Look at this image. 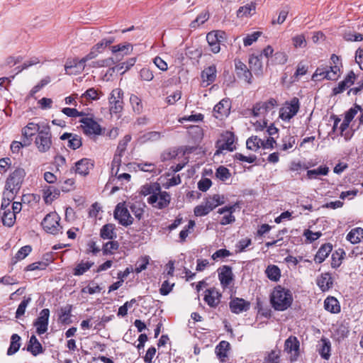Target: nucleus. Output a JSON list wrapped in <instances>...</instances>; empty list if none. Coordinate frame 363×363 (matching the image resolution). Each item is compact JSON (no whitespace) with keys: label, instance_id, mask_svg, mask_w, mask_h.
I'll return each instance as SVG.
<instances>
[{"label":"nucleus","instance_id":"obj_37","mask_svg":"<svg viewBox=\"0 0 363 363\" xmlns=\"http://www.w3.org/2000/svg\"><path fill=\"white\" fill-rule=\"evenodd\" d=\"M265 274L267 278L273 281H278L281 277V271L279 268L274 264L269 265L265 270Z\"/></svg>","mask_w":363,"mask_h":363},{"label":"nucleus","instance_id":"obj_24","mask_svg":"<svg viewBox=\"0 0 363 363\" xmlns=\"http://www.w3.org/2000/svg\"><path fill=\"white\" fill-rule=\"evenodd\" d=\"M62 140H68L67 146L72 149L76 150L82 146V138L77 134L65 133L60 136Z\"/></svg>","mask_w":363,"mask_h":363},{"label":"nucleus","instance_id":"obj_63","mask_svg":"<svg viewBox=\"0 0 363 363\" xmlns=\"http://www.w3.org/2000/svg\"><path fill=\"white\" fill-rule=\"evenodd\" d=\"M31 301L30 297H24L23 300L19 304L16 312V317L17 318H20L21 315H23L25 313L26 309L28 306V305Z\"/></svg>","mask_w":363,"mask_h":363},{"label":"nucleus","instance_id":"obj_22","mask_svg":"<svg viewBox=\"0 0 363 363\" xmlns=\"http://www.w3.org/2000/svg\"><path fill=\"white\" fill-rule=\"evenodd\" d=\"M250 308V303L243 298H235L230 302V308L234 313H240L246 311Z\"/></svg>","mask_w":363,"mask_h":363},{"label":"nucleus","instance_id":"obj_31","mask_svg":"<svg viewBox=\"0 0 363 363\" xmlns=\"http://www.w3.org/2000/svg\"><path fill=\"white\" fill-rule=\"evenodd\" d=\"M333 246L329 243L323 245L315 256V261L318 263H322L331 252Z\"/></svg>","mask_w":363,"mask_h":363},{"label":"nucleus","instance_id":"obj_64","mask_svg":"<svg viewBox=\"0 0 363 363\" xmlns=\"http://www.w3.org/2000/svg\"><path fill=\"white\" fill-rule=\"evenodd\" d=\"M261 35L262 33L259 31H255L252 33L248 34L243 39L244 45L246 47L251 45L254 42L257 41V40Z\"/></svg>","mask_w":363,"mask_h":363},{"label":"nucleus","instance_id":"obj_5","mask_svg":"<svg viewBox=\"0 0 363 363\" xmlns=\"http://www.w3.org/2000/svg\"><path fill=\"white\" fill-rule=\"evenodd\" d=\"M113 217L120 225L124 227L130 226L134 220L125 202H121L116 205L113 211Z\"/></svg>","mask_w":363,"mask_h":363},{"label":"nucleus","instance_id":"obj_15","mask_svg":"<svg viewBox=\"0 0 363 363\" xmlns=\"http://www.w3.org/2000/svg\"><path fill=\"white\" fill-rule=\"evenodd\" d=\"M49 317V309L45 308L40 311L38 318L34 323V325L36 328V332L38 335H42L48 330Z\"/></svg>","mask_w":363,"mask_h":363},{"label":"nucleus","instance_id":"obj_10","mask_svg":"<svg viewBox=\"0 0 363 363\" xmlns=\"http://www.w3.org/2000/svg\"><path fill=\"white\" fill-rule=\"evenodd\" d=\"M225 38V33L221 30H213L206 35V40L211 51L218 53L220 50V43Z\"/></svg>","mask_w":363,"mask_h":363},{"label":"nucleus","instance_id":"obj_46","mask_svg":"<svg viewBox=\"0 0 363 363\" xmlns=\"http://www.w3.org/2000/svg\"><path fill=\"white\" fill-rule=\"evenodd\" d=\"M230 349V343L227 341H221L218 345L216 347V353L217 356L221 359H223L224 358L227 357L228 356V352Z\"/></svg>","mask_w":363,"mask_h":363},{"label":"nucleus","instance_id":"obj_3","mask_svg":"<svg viewBox=\"0 0 363 363\" xmlns=\"http://www.w3.org/2000/svg\"><path fill=\"white\" fill-rule=\"evenodd\" d=\"M99 55L91 48L90 52L82 59H73L67 61L65 65V70L67 74H77L82 72L86 66V63L94 58Z\"/></svg>","mask_w":363,"mask_h":363},{"label":"nucleus","instance_id":"obj_18","mask_svg":"<svg viewBox=\"0 0 363 363\" xmlns=\"http://www.w3.org/2000/svg\"><path fill=\"white\" fill-rule=\"evenodd\" d=\"M230 109V102L228 99H222L213 108V115L216 118L223 119L228 116Z\"/></svg>","mask_w":363,"mask_h":363},{"label":"nucleus","instance_id":"obj_50","mask_svg":"<svg viewBox=\"0 0 363 363\" xmlns=\"http://www.w3.org/2000/svg\"><path fill=\"white\" fill-rule=\"evenodd\" d=\"M296 139L291 135H286L283 138L281 144L280 145V150L284 151H289L293 149L295 145Z\"/></svg>","mask_w":363,"mask_h":363},{"label":"nucleus","instance_id":"obj_32","mask_svg":"<svg viewBox=\"0 0 363 363\" xmlns=\"http://www.w3.org/2000/svg\"><path fill=\"white\" fill-rule=\"evenodd\" d=\"M204 202L211 211L219 205L224 203V196L220 194H214L212 196L207 197Z\"/></svg>","mask_w":363,"mask_h":363},{"label":"nucleus","instance_id":"obj_8","mask_svg":"<svg viewBox=\"0 0 363 363\" xmlns=\"http://www.w3.org/2000/svg\"><path fill=\"white\" fill-rule=\"evenodd\" d=\"M60 218L55 212L48 213L43 220L41 225L44 230L51 234H57L61 229Z\"/></svg>","mask_w":363,"mask_h":363},{"label":"nucleus","instance_id":"obj_59","mask_svg":"<svg viewBox=\"0 0 363 363\" xmlns=\"http://www.w3.org/2000/svg\"><path fill=\"white\" fill-rule=\"evenodd\" d=\"M101 290L102 288L99 284L94 281H91L88 284V286L84 287L82 289V293L94 294L96 293H100Z\"/></svg>","mask_w":363,"mask_h":363},{"label":"nucleus","instance_id":"obj_51","mask_svg":"<svg viewBox=\"0 0 363 363\" xmlns=\"http://www.w3.org/2000/svg\"><path fill=\"white\" fill-rule=\"evenodd\" d=\"M328 167H319L314 169H311L307 172V176L309 179H316L320 175H326L328 172Z\"/></svg>","mask_w":363,"mask_h":363},{"label":"nucleus","instance_id":"obj_19","mask_svg":"<svg viewBox=\"0 0 363 363\" xmlns=\"http://www.w3.org/2000/svg\"><path fill=\"white\" fill-rule=\"evenodd\" d=\"M40 131L38 124L33 122L28 123L27 125L22 129L24 145H30L32 141V137Z\"/></svg>","mask_w":363,"mask_h":363},{"label":"nucleus","instance_id":"obj_1","mask_svg":"<svg viewBox=\"0 0 363 363\" xmlns=\"http://www.w3.org/2000/svg\"><path fill=\"white\" fill-rule=\"evenodd\" d=\"M293 302V296L289 289L279 285L274 288L270 295V303L276 311H284L289 308Z\"/></svg>","mask_w":363,"mask_h":363},{"label":"nucleus","instance_id":"obj_16","mask_svg":"<svg viewBox=\"0 0 363 363\" xmlns=\"http://www.w3.org/2000/svg\"><path fill=\"white\" fill-rule=\"evenodd\" d=\"M300 343L297 337L290 336L284 343V350L291 354V361H295L298 356Z\"/></svg>","mask_w":363,"mask_h":363},{"label":"nucleus","instance_id":"obj_43","mask_svg":"<svg viewBox=\"0 0 363 363\" xmlns=\"http://www.w3.org/2000/svg\"><path fill=\"white\" fill-rule=\"evenodd\" d=\"M94 265V262L91 261H81L79 264H77L74 269V275L80 276L84 274L86 272H87L92 266Z\"/></svg>","mask_w":363,"mask_h":363},{"label":"nucleus","instance_id":"obj_53","mask_svg":"<svg viewBox=\"0 0 363 363\" xmlns=\"http://www.w3.org/2000/svg\"><path fill=\"white\" fill-rule=\"evenodd\" d=\"M116 64L113 57H108L103 60L94 61L91 63L92 67H111Z\"/></svg>","mask_w":363,"mask_h":363},{"label":"nucleus","instance_id":"obj_61","mask_svg":"<svg viewBox=\"0 0 363 363\" xmlns=\"http://www.w3.org/2000/svg\"><path fill=\"white\" fill-rule=\"evenodd\" d=\"M80 98L82 99H86L89 101H95L99 99V92L94 88H89L82 94Z\"/></svg>","mask_w":363,"mask_h":363},{"label":"nucleus","instance_id":"obj_52","mask_svg":"<svg viewBox=\"0 0 363 363\" xmlns=\"http://www.w3.org/2000/svg\"><path fill=\"white\" fill-rule=\"evenodd\" d=\"M32 248L30 245H26L22 247L16 254L13 257V263H16L18 261L26 258L31 252Z\"/></svg>","mask_w":363,"mask_h":363},{"label":"nucleus","instance_id":"obj_13","mask_svg":"<svg viewBox=\"0 0 363 363\" xmlns=\"http://www.w3.org/2000/svg\"><path fill=\"white\" fill-rule=\"evenodd\" d=\"M116 64L123 60L124 56L130 55L133 51V45L130 43L118 44L110 48Z\"/></svg>","mask_w":363,"mask_h":363},{"label":"nucleus","instance_id":"obj_34","mask_svg":"<svg viewBox=\"0 0 363 363\" xmlns=\"http://www.w3.org/2000/svg\"><path fill=\"white\" fill-rule=\"evenodd\" d=\"M1 207L3 210L1 217L3 224L8 227L12 226L16 220V215H14L13 212H11L10 208H4V204H2Z\"/></svg>","mask_w":363,"mask_h":363},{"label":"nucleus","instance_id":"obj_62","mask_svg":"<svg viewBox=\"0 0 363 363\" xmlns=\"http://www.w3.org/2000/svg\"><path fill=\"white\" fill-rule=\"evenodd\" d=\"M340 74V66H330L328 67V79L336 80Z\"/></svg>","mask_w":363,"mask_h":363},{"label":"nucleus","instance_id":"obj_36","mask_svg":"<svg viewBox=\"0 0 363 363\" xmlns=\"http://www.w3.org/2000/svg\"><path fill=\"white\" fill-rule=\"evenodd\" d=\"M21 338L18 334H13L11 335L10 345L7 350L8 355H13L18 351L21 345Z\"/></svg>","mask_w":363,"mask_h":363},{"label":"nucleus","instance_id":"obj_49","mask_svg":"<svg viewBox=\"0 0 363 363\" xmlns=\"http://www.w3.org/2000/svg\"><path fill=\"white\" fill-rule=\"evenodd\" d=\"M262 140L257 136H251L246 141L247 148L251 150L257 151L261 148Z\"/></svg>","mask_w":363,"mask_h":363},{"label":"nucleus","instance_id":"obj_25","mask_svg":"<svg viewBox=\"0 0 363 363\" xmlns=\"http://www.w3.org/2000/svg\"><path fill=\"white\" fill-rule=\"evenodd\" d=\"M317 285L322 291H328L333 287V279L330 273L321 274L316 280Z\"/></svg>","mask_w":363,"mask_h":363},{"label":"nucleus","instance_id":"obj_29","mask_svg":"<svg viewBox=\"0 0 363 363\" xmlns=\"http://www.w3.org/2000/svg\"><path fill=\"white\" fill-rule=\"evenodd\" d=\"M72 306L71 305H66L61 307L59 310L58 320L62 324L69 325L72 323L71 320V312Z\"/></svg>","mask_w":363,"mask_h":363},{"label":"nucleus","instance_id":"obj_11","mask_svg":"<svg viewBox=\"0 0 363 363\" xmlns=\"http://www.w3.org/2000/svg\"><path fill=\"white\" fill-rule=\"evenodd\" d=\"M277 105V101L274 98H270L266 101L257 102L252 108V114L255 117L264 116L266 113L273 110Z\"/></svg>","mask_w":363,"mask_h":363},{"label":"nucleus","instance_id":"obj_26","mask_svg":"<svg viewBox=\"0 0 363 363\" xmlns=\"http://www.w3.org/2000/svg\"><path fill=\"white\" fill-rule=\"evenodd\" d=\"M216 67L214 65L206 67L201 74L203 82H206L207 85L212 84L216 78Z\"/></svg>","mask_w":363,"mask_h":363},{"label":"nucleus","instance_id":"obj_7","mask_svg":"<svg viewBox=\"0 0 363 363\" xmlns=\"http://www.w3.org/2000/svg\"><path fill=\"white\" fill-rule=\"evenodd\" d=\"M123 91L119 88L112 90L108 97L111 113H119L123 108Z\"/></svg>","mask_w":363,"mask_h":363},{"label":"nucleus","instance_id":"obj_12","mask_svg":"<svg viewBox=\"0 0 363 363\" xmlns=\"http://www.w3.org/2000/svg\"><path fill=\"white\" fill-rule=\"evenodd\" d=\"M80 122L83 132L87 135H99L101 134V125L92 118H84Z\"/></svg>","mask_w":363,"mask_h":363},{"label":"nucleus","instance_id":"obj_39","mask_svg":"<svg viewBox=\"0 0 363 363\" xmlns=\"http://www.w3.org/2000/svg\"><path fill=\"white\" fill-rule=\"evenodd\" d=\"M255 9V4L253 3L240 6L237 11V16L238 18L251 16L254 13Z\"/></svg>","mask_w":363,"mask_h":363},{"label":"nucleus","instance_id":"obj_17","mask_svg":"<svg viewBox=\"0 0 363 363\" xmlns=\"http://www.w3.org/2000/svg\"><path fill=\"white\" fill-rule=\"evenodd\" d=\"M130 169H133L135 172L142 171L145 172H152L158 174L161 172L160 169L157 168L155 164L152 162L141 161V162H130L128 164Z\"/></svg>","mask_w":363,"mask_h":363},{"label":"nucleus","instance_id":"obj_38","mask_svg":"<svg viewBox=\"0 0 363 363\" xmlns=\"http://www.w3.org/2000/svg\"><path fill=\"white\" fill-rule=\"evenodd\" d=\"M193 150V147L189 149L186 148L185 150L183 149H171L166 151L162 155V159H176L177 157H180L179 154L182 153V156L186 153L190 152Z\"/></svg>","mask_w":363,"mask_h":363},{"label":"nucleus","instance_id":"obj_33","mask_svg":"<svg viewBox=\"0 0 363 363\" xmlns=\"http://www.w3.org/2000/svg\"><path fill=\"white\" fill-rule=\"evenodd\" d=\"M325 309L333 313H337L340 311V306L334 297H328L324 301Z\"/></svg>","mask_w":363,"mask_h":363},{"label":"nucleus","instance_id":"obj_41","mask_svg":"<svg viewBox=\"0 0 363 363\" xmlns=\"http://www.w3.org/2000/svg\"><path fill=\"white\" fill-rule=\"evenodd\" d=\"M93 167L88 160H78L75 164V172L82 175H86L90 168Z\"/></svg>","mask_w":363,"mask_h":363},{"label":"nucleus","instance_id":"obj_9","mask_svg":"<svg viewBox=\"0 0 363 363\" xmlns=\"http://www.w3.org/2000/svg\"><path fill=\"white\" fill-rule=\"evenodd\" d=\"M38 150L41 152H48L52 145L51 134L49 128L41 130L35 140Z\"/></svg>","mask_w":363,"mask_h":363},{"label":"nucleus","instance_id":"obj_56","mask_svg":"<svg viewBox=\"0 0 363 363\" xmlns=\"http://www.w3.org/2000/svg\"><path fill=\"white\" fill-rule=\"evenodd\" d=\"M264 363H280V351L272 350L264 357Z\"/></svg>","mask_w":363,"mask_h":363},{"label":"nucleus","instance_id":"obj_60","mask_svg":"<svg viewBox=\"0 0 363 363\" xmlns=\"http://www.w3.org/2000/svg\"><path fill=\"white\" fill-rule=\"evenodd\" d=\"M189 133L196 141L201 140L203 136V129L199 125L190 126Z\"/></svg>","mask_w":363,"mask_h":363},{"label":"nucleus","instance_id":"obj_28","mask_svg":"<svg viewBox=\"0 0 363 363\" xmlns=\"http://www.w3.org/2000/svg\"><path fill=\"white\" fill-rule=\"evenodd\" d=\"M60 194V189L53 186H45L43 189V199L46 203H51Z\"/></svg>","mask_w":363,"mask_h":363},{"label":"nucleus","instance_id":"obj_20","mask_svg":"<svg viewBox=\"0 0 363 363\" xmlns=\"http://www.w3.org/2000/svg\"><path fill=\"white\" fill-rule=\"evenodd\" d=\"M220 294L214 288H211L205 291L204 301L212 308L216 307L220 303Z\"/></svg>","mask_w":363,"mask_h":363},{"label":"nucleus","instance_id":"obj_54","mask_svg":"<svg viewBox=\"0 0 363 363\" xmlns=\"http://www.w3.org/2000/svg\"><path fill=\"white\" fill-rule=\"evenodd\" d=\"M144 204L140 203H134L130 206V209L136 218L140 220L144 213Z\"/></svg>","mask_w":363,"mask_h":363},{"label":"nucleus","instance_id":"obj_42","mask_svg":"<svg viewBox=\"0 0 363 363\" xmlns=\"http://www.w3.org/2000/svg\"><path fill=\"white\" fill-rule=\"evenodd\" d=\"M363 238V229L356 228L352 229L347 235V240L352 244H357L360 242Z\"/></svg>","mask_w":363,"mask_h":363},{"label":"nucleus","instance_id":"obj_58","mask_svg":"<svg viewBox=\"0 0 363 363\" xmlns=\"http://www.w3.org/2000/svg\"><path fill=\"white\" fill-rule=\"evenodd\" d=\"M130 102L132 105L133 111L140 113L143 111V104L141 99L136 95L132 94L130 97Z\"/></svg>","mask_w":363,"mask_h":363},{"label":"nucleus","instance_id":"obj_4","mask_svg":"<svg viewBox=\"0 0 363 363\" xmlns=\"http://www.w3.org/2000/svg\"><path fill=\"white\" fill-rule=\"evenodd\" d=\"M147 201L152 208L162 210L169 206L171 195L165 191H162L160 186L159 191H156L154 195L148 196Z\"/></svg>","mask_w":363,"mask_h":363},{"label":"nucleus","instance_id":"obj_2","mask_svg":"<svg viewBox=\"0 0 363 363\" xmlns=\"http://www.w3.org/2000/svg\"><path fill=\"white\" fill-rule=\"evenodd\" d=\"M26 172L23 169H16L7 179L5 186L4 194L9 199H13L14 196L19 191Z\"/></svg>","mask_w":363,"mask_h":363},{"label":"nucleus","instance_id":"obj_55","mask_svg":"<svg viewBox=\"0 0 363 363\" xmlns=\"http://www.w3.org/2000/svg\"><path fill=\"white\" fill-rule=\"evenodd\" d=\"M314 81H320L324 79H328V67H319L316 69L312 76Z\"/></svg>","mask_w":363,"mask_h":363},{"label":"nucleus","instance_id":"obj_48","mask_svg":"<svg viewBox=\"0 0 363 363\" xmlns=\"http://www.w3.org/2000/svg\"><path fill=\"white\" fill-rule=\"evenodd\" d=\"M130 140H131L130 135H125L123 137V138L121 140H120L118 147H117V150H116V154H115V157H121L124 155L123 153L126 150V147Z\"/></svg>","mask_w":363,"mask_h":363},{"label":"nucleus","instance_id":"obj_35","mask_svg":"<svg viewBox=\"0 0 363 363\" xmlns=\"http://www.w3.org/2000/svg\"><path fill=\"white\" fill-rule=\"evenodd\" d=\"M114 42L115 38L113 37L105 38L94 45L92 48L98 55H99L102 53L108 46H110Z\"/></svg>","mask_w":363,"mask_h":363},{"label":"nucleus","instance_id":"obj_47","mask_svg":"<svg viewBox=\"0 0 363 363\" xmlns=\"http://www.w3.org/2000/svg\"><path fill=\"white\" fill-rule=\"evenodd\" d=\"M330 342L328 340L323 338L320 340V345L319 348V353L320 356L328 359L330 356Z\"/></svg>","mask_w":363,"mask_h":363},{"label":"nucleus","instance_id":"obj_23","mask_svg":"<svg viewBox=\"0 0 363 363\" xmlns=\"http://www.w3.org/2000/svg\"><path fill=\"white\" fill-rule=\"evenodd\" d=\"M233 272L232 269L228 266H223L219 269L218 277L221 285L223 287H228L230 286L233 281Z\"/></svg>","mask_w":363,"mask_h":363},{"label":"nucleus","instance_id":"obj_40","mask_svg":"<svg viewBox=\"0 0 363 363\" xmlns=\"http://www.w3.org/2000/svg\"><path fill=\"white\" fill-rule=\"evenodd\" d=\"M115 225L112 223H108L104 225L101 229L100 235L103 239L111 240L116 237L114 232Z\"/></svg>","mask_w":363,"mask_h":363},{"label":"nucleus","instance_id":"obj_30","mask_svg":"<svg viewBox=\"0 0 363 363\" xmlns=\"http://www.w3.org/2000/svg\"><path fill=\"white\" fill-rule=\"evenodd\" d=\"M27 350L33 356H37L43 352L41 344L34 335H31L30 337V340L27 346Z\"/></svg>","mask_w":363,"mask_h":363},{"label":"nucleus","instance_id":"obj_21","mask_svg":"<svg viewBox=\"0 0 363 363\" xmlns=\"http://www.w3.org/2000/svg\"><path fill=\"white\" fill-rule=\"evenodd\" d=\"M354 73L352 71L350 72L346 77L342 81L340 82L337 86L333 89V94L337 95L343 92L347 88L354 84Z\"/></svg>","mask_w":363,"mask_h":363},{"label":"nucleus","instance_id":"obj_6","mask_svg":"<svg viewBox=\"0 0 363 363\" xmlns=\"http://www.w3.org/2000/svg\"><path fill=\"white\" fill-rule=\"evenodd\" d=\"M300 108L299 100L297 97L286 101L279 110V118L284 121H289L298 112Z\"/></svg>","mask_w":363,"mask_h":363},{"label":"nucleus","instance_id":"obj_14","mask_svg":"<svg viewBox=\"0 0 363 363\" xmlns=\"http://www.w3.org/2000/svg\"><path fill=\"white\" fill-rule=\"evenodd\" d=\"M234 62L237 77L247 84H252V74L250 69L239 59H235Z\"/></svg>","mask_w":363,"mask_h":363},{"label":"nucleus","instance_id":"obj_57","mask_svg":"<svg viewBox=\"0 0 363 363\" xmlns=\"http://www.w3.org/2000/svg\"><path fill=\"white\" fill-rule=\"evenodd\" d=\"M293 45L296 48H304L307 45V42L303 34L296 35L291 39Z\"/></svg>","mask_w":363,"mask_h":363},{"label":"nucleus","instance_id":"obj_44","mask_svg":"<svg viewBox=\"0 0 363 363\" xmlns=\"http://www.w3.org/2000/svg\"><path fill=\"white\" fill-rule=\"evenodd\" d=\"M160 185L157 183L146 184L140 188V193L144 196L154 195L156 191H159Z\"/></svg>","mask_w":363,"mask_h":363},{"label":"nucleus","instance_id":"obj_45","mask_svg":"<svg viewBox=\"0 0 363 363\" xmlns=\"http://www.w3.org/2000/svg\"><path fill=\"white\" fill-rule=\"evenodd\" d=\"M233 139L229 138L226 141L218 145V150L214 153V157L220 156V154L223 153L224 150L227 152H232L234 149Z\"/></svg>","mask_w":363,"mask_h":363},{"label":"nucleus","instance_id":"obj_27","mask_svg":"<svg viewBox=\"0 0 363 363\" xmlns=\"http://www.w3.org/2000/svg\"><path fill=\"white\" fill-rule=\"evenodd\" d=\"M250 69L254 72L255 75H262L263 72V65L261 57L255 55H252L249 57Z\"/></svg>","mask_w":363,"mask_h":363}]
</instances>
